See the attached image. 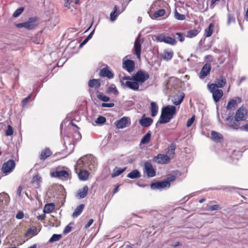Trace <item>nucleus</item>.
<instances>
[{"instance_id": "f03ea898", "label": "nucleus", "mask_w": 248, "mask_h": 248, "mask_svg": "<svg viewBox=\"0 0 248 248\" xmlns=\"http://www.w3.org/2000/svg\"><path fill=\"white\" fill-rule=\"evenodd\" d=\"M176 108L174 106L168 105L162 108L160 118L156 124H161L169 123L176 114Z\"/></svg>"}, {"instance_id": "a878e982", "label": "nucleus", "mask_w": 248, "mask_h": 248, "mask_svg": "<svg viewBox=\"0 0 248 248\" xmlns=\"http://www.w3.org/2000/svg\"><path fill=\"white\" fill-rule=\"evenodd\" d=\"M52 153L49 148H46L42 151L40 154V158L42 160H45L48 157H49Z\"/></svg>"}, {"instance_id": "0e129e2a", "label": "nucleus", "mask_w": 248, "mask_h": 248, "mask_svg": "<svg viewBox=\"0 0 248 248\" xmlns=\"http://www.w3.org/2000/svg\"><path fill=\"white\" fill-rule=\"evenodd\" d=\"M94 32V29L88 35V36L86 38V39L89 41L93 37V34Z\"/></svg>"}, {"instance_id": "c9c22d12", "label": "nucleus", "mask_w": 248, "mask_h": 248, "mask_svg": "<svg viewBox=\"0 0 248 248\" xmlns=\"http://www.w3.org/2000/svg\"><path fill=\"white\" fill-rule=\"evenodd\" d=\"M42 181V178L38 175L36 174L32 178V183L36 186H39L40 183Z\"/></svg>"}, {"instance_id": "b1692460", "label": "nucleus", "mask_w": 248, "mask_h": 248, "mask_svg": "<svg viewBox=\"0 0 248 248\" xmlns=\"http://www.w3.org/2000/svg\"><path fill=\"white\" fill-rule=\"evenodd\" d=\"M158 107L157 104L155 102H152L151 103L150 111L151 115L152 117H155L158 112Z\"/></svg>"}, {"instance_id": "aec40b11", "label": "nucleus", "mask_w": 248, "mask_h": 248, "mask_svg": "<svg viewBox=\"0 0 248 248\" xmlns=\"http://www.w3.org/2000/svg\"><path fill=\"white\" fill-rule=\"evenodd\" d=\"M161 56L163 60L168 61L172 59L173 56V52L171 50H168L165 49L162 53Z\"/></svg>"}, {"instance_id": "de8ad7c7", "label": "nucleus", "mask_w": 248, "mask_h": 248, "mask_svg": "<svg viewBox=\"0 0 248 248\" xmlns=\"http://www.w3.org/2000/svg\"><path fill=\"white\" fill-rule=\"evenodd\" d=\"M106 119L105 117L99 116L95 121L97 124H102L106 122Z\"/></svg>"}, {"instance_id": "473e14b6", "label": "nucleus", "mask_w": 248, "mask_h": 248, "mask_svg": "<svg viewBox=\"0 0 248 248\" xmlns=\"http://www.w3.org/2000/svg\"><path fill=\"white\" fill-rule=\"evenodd\" d=\"M151 138V132L148 131L141 139L140 143L143 144H145L148 143Z\"/></svg>"}, {"instance_id": "052dcab7", "label": "nucleus", "mask_w": 248, "mask_h": 248, "mask_svg": "<svg viewBox=\"0 0 248 248\" xmlns=\"http://www.w3.org/2000/svg\"><path fill=\"white\" fill-rule=\"evenodd\" d=\"M73 0H65L64 6L67 9L70 8V4L72 2Z\"/></svg>"}, {"instance_id": "a18cd8bd", "label": "nucleus", "mask_w": 248, "mask_h": 248, "mask_svg": "<svg viewBox=\"0 0 248 248\" xmlns=\"http://www.w3.org/2000/svg\"><path fill=\"white\" fill-rule=\"evenodd\" d=\"M24 8L23 7H20L17 9L13 14V16L14 17H17L21 14L23 12Z\"/></svg>"}, {"instance_id": "423d86ee", "label": "nucleus", "mask_w": 248, "mask_h": 248, "mask_svg": "<svg viewBox=\"0 0 248 248\" xmlns=\"http://www.w3.org/2000/svg\"><path fill=\"white\" fill-rule=\"evenodd\" d=\"M173 177H169L167 179L163 181H157L155 183H152L151 184V188L152 189H162L166 188H169L170 186V182L173 180Z\"/></svg>"}, {"instance_id": "a211bd4d", "label": "nucleus", "mask_w": 248, "mask_h": 248, "mask_svg": "<svg viewBox=\"0 0 248 248\" xmlns=\"http://www.w3.org/2000/svg\"><path fill=\"white\" fill-rule=\"evenodd\" d=\"M153 122V120L149 117H145L144 115L139 120V124L143 127H147L150 126Z\"/></svg>"}, {"instance_id": "ddd939ff", "label": "nucleus", "mask_w": 248, "mask_h": 248, "mask_svg": "<svg viewBox=\"0 0 248 248\" xmlns=\"http://www.w3.org/2000/svg\"><path fill=\"white\" fill-rule=\"evenodd\" d=\"M131 124L130 119L127 117H123L115 123L116 127L119 129L128 126Z\"/></svg>"}, {"instance_id": "864d4df0", "label": "nucleus", "mask_w": 248, "mask_h": 248, "mask_svg": "<svg viewBox=\"0 0 248 248\" xmlns=\"http://www.w3.org/2000/svg\"><path fill=\"white\" fill-rule=\"evenodd\" d=\"M31 94H30L27 97L23 99L22 101V107H24L28 103L29 99L31 98Z\"/></svg>"}, {"instance_id": "e433bc0d", "label": "nucleus", "mask_w": 248, "mask_h": 248, "mask_svg": "<svg viewBox=\"0 0 248 248\" xmlns=\"http://www.w3.org/2000/svg\"><path fill=\"white\" fill-rule=\"evenodd\" d=\"M213 28L214 25L213 24L211 23L209 25L208 27L205 29L204 35L206 37H209L211 36L213 32Z\"/></svg>"}, {"instance_id": "603ef678", "label": "nucleus", "mask_w": 248, "mask_h": 248, "mask_svg": "<svg viewBox=\"0 0 248 248\" xmlns=\"http://www.w3.org/2000/svg\"><path fill=\"white\" fill-rule=\"evenodd\" d=\"M226 59V57L223 54H221L218 57L217 60L219 64H222L225 62Z\"/></svg>"}, {"instance_id": "bf43d9fd", "label": "nucleus", "mask_w": 248, "mask_h": 248, "mask_svg": "<svg viewBox=\"0 0 248 248\" xmlns=\"http://www.w3.org/2000/svg\"><path fill=\"white\" fill-rule=\"evenodd\" d=\"M209 209L210 211H215V210H217L219 209V206L218 205L216 204L213 205L212 206H210L209 208Z\"/></svg>"}, {"instance_id": "9b49d317", "label": "nucleus", "mask_w": 248, "mask_h": 248, "mask_svg": "<svg viewBox=\"0 0 248 248\" xmlns=\"http://www.w3.org/2000/svg\"><path fill=\"white\" fill-rule=\"evenodd\" d=\"M170 157L165 154H158L154 156L153 158L154 162L160 164H168L170 162Z\"/></svg>"}, {"instance_id": "393cba45", "label": "nucleus", "mask_w": 248, "mask_h": 248, "mask_svg": "<svg viewBox=\"0 0 248 248\" xmlns=\"http://www.w3.org/2000/svg\"><path fill=\"white\" fill-rule=\"evenodd\" d=\"M55 209V204L54 203L51 202L46 204L43 210L45 214H49L53 212Z\"/></svg>"}, {"instance_id": "4d7b16f0", "label": "nucleus", "mask_w": 248, "mask_h": 248, "mask_svg": "<svg viewBox=\"0 0 248 248\" xmlns=\"http://www.w3.org/2000/svg\"><path fill=\"white\" fill-rule=\"evenodd\" d=\"M72 230V227L70 225H67L64 228L63 232L64 234H67Z\"/></svg>"}, {"instance_id": "37998d69", "label": "nucleus", "mask_w": 248, "mask_h": 248, "mask_svg": "<svg viewBox=\"0 0 248 248\" xmlns=\"http://www.w3.org/2000/svg\"><path fill=\"white\" fill-rule=\"evenodd\" d=\"M117 10V7L116 6H115L114 8V11L110 13V20L112 21H114L116 20V17L118 16V14L116 13V11Z\"/></svg>"}, {"instance_id": "4468645a", "label": "nucleus", "mask_w": 248, "mask_h": 248, "mask_svg": "<svg viewBox=\"0 0 248 248\" xmlns=\"http://www.w3.org/2000/svg\"><path fill=\"white\" fill-rule=\"evenodd\" d=\"M247 111L246 109L242 106L238 109L235 115V118L237 121H243L246 119Z\"/></svg>"}, {"instance_id": "cd10ccee", "label": "nucleus", "mask_w": 248, "mask_h": 248, "mask_svg": "<svg viewBox=\"0 0 248 248\" xmlns=\"http://www.w3.org/2000/svg\"><path fill=\"white\" fill-rule=\"evenodd\" d=\"M84 207V204H81L77 207L72 215L74 218L78 217L82 212Z\"/></svg>"}, {"instance_id": "338daca9", "label": "nucleus", "mask_w": 248, "mask_h": 248, "mask_svg": "<svg viewBox=\"0 0 248 248\" xmlns=\"http://www.w3.org/2000/svg\"><path fill=\"white\" fill-rule=\"evenodd\" d=\"M94 32V29L88 35V36L86 38V39L89 41L93 37V34Z\"/></svg>"}, {"instance_id": "69168bd1", "label": "nucleus", "mask_w": 248, "mask_h": 248, "mask_svg": "<svg viewBox=\"0 0 248 248\" xmlns=\"http://www.w3.org/2000/svg\"><path fill=\"white\" fill-rule=\"evenodd\" d=\"M94 32V29L88 35V36L86 38V39L89 41L93 37V34Z\"/></svg>"}, {"instance_id": "0eeeda50", "label": "nucleus", "mask_w": 248, "mask_h": 248, "mask_svg": "<svg viewBox=\"0 0 248 248\" xmlns=\"http://www.w3.org/2000/svg\"><path fill=\"white\" fill-rule=\"evenodd\" d=\"M127 56L123 59V68L127 72L130 73L132 72L135 67V63L134 61L127 59Z\"/></svg>"}, {"instance_id": "680f3d73", "label": "nucleus", "mask_w": 248, "mask_h": 248, "mask_svg": "<svg viewBox=\"0 0 248 248\" xmlns=\"http://www.w3.org/2000/svg\"><path fill=\"white\" fill-rule=\"evenodd\" d=\"M22 190V186H19L18 187V188H17V191H16V195H17L19 197H20L21 194Z\"/></svg>"}, {"instance_id": "f3484780", "label": "nucleus", "mask_w": 248, "mask_h": 248, "mask_svg": "<svg viewBox=\"0 0 248 248\" xmlns=\"http://www.w3.org/2000/svg\"><path fill=\"white\" fill-rule=\"evenodd\" d=\"M100 75L102 77H107L109 79L112 78L114 77L113 73L108 66L100 70Z\"/></svg>"}, {"instance_id": "c756f323", "label": "nucleus", "mask_w": 248, "mask_h": 248, "mask_svg": "<svg viewBox=\"0 0 248 248\" xmlns=\"http://www.w3.org/2000/svg\"><path fill=\"white\" fill-rule=\"evenodd\" d=\"M127 81H133V76H124L122 77L120 79V83L121 86L123 88L127 87L125 85V83Z\"/></svg>"}, {"instance_id": "f257e3e1", "label": "nucleus", "mask_w": 248, "mask_h": 248, "mask_svg": "<svg viewBox=\"0 0 248 248\" xmlns=\"http://www.w3.org/2000/svg\"><path fill=\"white\" fill-rule=\"evenodd\" d=\"M149 77L148 72L140 70L133 75V81H127L125 85L128 89L133 91H138L139 90V84H143L149 78Z\"/></svg>"}, {"instance_id": "1a4fd4ad", "label": "nucleus", "mask_w": 248, "mask_h": 248, "mask_svg": "<svg viewBox=\"0 0 248 248\" xmlns=\"http://www.w3.org/2000/svg\"><path fill=\"white\" fill-rule=\"evenodd\" d=\"M156 40L157 42H164L172 46L176 44V41L175 39L166 36L163 33L159 34L156 37Z\"/></svg>"}, {"instance_id": "bb28decb", "label": "nucleus", "mask_w": 248, "mask_h": 248, "mask_svg": "<svg viewBox=\"0 0 248 248\" xmlns=\"http://www.w3.org/2000/svg\"><path fill=\"white\" fill-rule=\"evenodd\" d=\"M141 176L140 172L138 170H134L130 172L127 175V177L131 179H136L140 178Z\"/></svg>"}, {"instance_id": "79ce46f5", "label": "nucleus", "mask_w": 248, "mask_h": 248, "mask_svg": "<svg viewBox=\"0 0 248 248\" xmlns=\"http://www.w3.org/2000/svg\"><path fill=\"white\" fill-rule=\"evenodd\" d=\"M176 39H177L180 42H183L185 38V35L182 32H176L173 36Z\"/></svg>"}, {"instance_id": "c03bdc74", "label": "nucleus", "mask_w": 248, "mask_h": 248, "mask_svg": "<svg viewBox=\"0 0 248 248\" xmlns=\"http://www.w3.org/2000/svg\"><path fill=\"white\" fill-rule=\"evenodd\" d=\"M176 146L175 143H172L170 145V147L169 148V150L168 151V154H169L170 155H173L175 153V150Z\"/></svg>"}, {"instance_id": "09e8293b", "label": "nucleus", "mask_w": 248, "mask_h": 248, "mask_svg": "<svg viewBox=\"0 0 248 248\" xmlns=\"http://www.w3.org/2000/svg\"><path fill=\"white\" fill-rule=\"evenodd\" d=\"M235 21V17L230 14H228L227 24L230 25L231 23H234Z\"/></svg>"}, {"instance_id": "49530a36", "label": "nucleus", "mask_w": 248, "mask_h": 248, "mask_svg": "<svg viewBox=\"0 0 248 248\" xmlns=\"http://www.w3.org/2000/svg\"><path fill=\"white\" fill-rule=\"evenodd\" d=\"M165 11L164 9H162L158 10L154 13V16L155 18L162 16L165 14Z\"/></svg>"}, {"instance_id": "774afa93", "label": "nucleus", "mask_w": 248, "mask_h": 248, "mask_svg": "<svg viewBox=\"0 0 248 248\" xmlns=\"http://www.w3.org/2000/svg\"><path fill=\"white\" fill-rule=\"evenodd\" d=\"M94 32V29L88 35V36L86 38V39L89 41L93 37V34Z\"/></svg>"}, {"instance_id": "5701e85b", "label": "nucleus", "mask_w": 248, "mask_h": 248, "mask_svg": "<svg viewBox=\"0 0 248 248\" xmlns=\"http://www.w3.org/2000/svg\"><path fill=\"white\" fill-rule=\"evenodd\" d=\"M101 83L99 79H90L88 82V86L90 88H94L95 89H98Z\"/></svg>"}, {"instance_id": "8fccbe9b", "label": "nucleus", "mask_w": 248, "mask_h": 248, "mask_svg": "<svg viewBox=\"0 0 248 248\" xmlns=\"http://www.w3.org/2000/svg\"><path fill=\"white\" fill-rule=\"evenodd\" d=\"M175 17L176 19L180 20H183L185 19V16L178 13L177 11L175 12Z\"/></svg>"}, {"instance_id": "39448f33", "label": "nucleus", "mask_w": 248, "mask_h": 248, "mask_svg": "<svg viewBox=\"0 0 248 248\" xmlns=\"http://www.w3.org/2000/svg\"><path fill=\"white\" fill-rule=\"evenodd\" d=\"M208 89L212 94L213 100L215 103L218 102L223 96V92L222 90L217 88V86L213 84H208Z\"/></svg>"}, {"instance_id": "f8f14e48", "label": "nucleus", "mask_w": 248, "mask_h": 248, "mask_svg": "<svg viewBox=\"0 0 248 248\" xmlns=\"http://www.w3.org/2000/svg\"><path fill=\"white\" fill-rule=\"evenodd\" d=\"M143 41L140 40L139 37H137L134 43V53L136 55L137 58L138 60H140V54H141V46Z\"/></svg>"}, {"instance_id": "13d9d810", "label": "nucleus", "mask_w": 248, "mask_h": 248, "mask_svg": "<svg viewBox=\"0 0 248 248\" xmlns=\"http://www.w3.org/2000/svg\"><path fill=\"white\" fill-rule=\"evenodd\" d=\"M24 215L22 211H19L16 215V218L18 219H22L24 217Z\"/></svg>"}, {"instance_id": "2eb2a0df", "label": "nucleus", "mask_w": 248, "mask_h": 248, "mask_svg": "<svg viewBox=\"0 0 248 248\" xmlns=\"http://www.w3.org/2000/svg\"><path fill=\"white\" fill-rule=\"evenodd\" d=\"M241 101L242 99L240 97H235L228 102L226 108L228 110H234L237 105Z\"/></svg>"}, {"instance_id": "f704fd0d", "label": "nucleus", "mask_w": 248, "mask_h": 248, "mask_svg": "<svg viewBox=\"0 0 248 248\" xmlns=\"http://www.w3.org/2000/svg\"><path fill=\"white\" fill-rule=\"evenodd\" d=\"M184 93H183L177 96V98H174L172 100V103L176 106L180 105L184 99Z\"/></svg>"}, {"instance_id": "58836bf2", "label": "nucleus", "mask_w": 248, "mask_h": 248, "mask_svg": "<svg viewBox=\"0 0 248 248\" xmlns=\"http://www.w3.org/2000/svg\"><path fill=\"white\" fill-rule=\"evenodd\" d=\"M199 32V31L197 29L191 30L187 32L186 36L188 38H193L196 36Z\"/></svg>"}, {"instance_id": "7ed1b4c3", "label": "nucleus", "mask_w": 248, "mask_h": 248, "mask_svg": "<svg viewBox=\"0 0 248 248\" xmlns=\"http://www.w3.org/2000/svg\"><path fill=\"white\" fill-rule=\"evenodd\" d=\"M50 175L51 177L56 178L62 181H67L72 178L71 170L68 168H64L60 166L51 171Z\"/></svg>"}, {"instance_id": "e2e57ef3", "label": "nucleus", "mask_w": 248, "mask_h": 248, "mask_svg": "<svg viewBox=\"0 0 248 248\" xmlns=\"http://www.w3.org/2000/svg\"><path fill=\"white\" fill-rule=\"evenodd\" d=\"M93 219H90L88 222V223L85 225V228L87 229L89 228L93 224Z\"/></svg>"}, {"instance_id": "dca6fc26", "label": "nucleus", "mask_w": 248, "mask_h": 248, "mask_svg": "<svg viewBox=\"0 0 248 248\" xmlns=\"http://www.w3.org/2000/svg\"><path fill=\"white\" fill-rule=\"evenodd\" d=\"M211 69V65L209 63L205 64L202 67L199 74V77L201 79H204L209 74Z\"/></svg>"}, {"instance_id": "5fc2aeb1", "label": "nucleus", "mask_w": 248, "mask_h": 248, "mask_svg": "<svg viewBox=\"0 0 248 248\" xmlns=\"http://www.w3.org/2000/svg\"><path fill=\"white\" fill-rule=\"evenodd\" d=\"M195 116H193L191 118H190L186 123V126L187 127H189L191 126L192 124L193 123L194 120H195Z\"/></svg>"}, {"instance_id": "6e6d98bb", "label": "nucleus", "mask_w": 248, "mask_h": 248, "mask_svg": "<svg viewBox=\"0 0 248 248\" xmlns=\"http://www.w3.org/2000/svg\"><path fill=\"white\" fill-rule=\"evenodd\" d=\"M114 106V104L113 103H103L101 104V107L103 108H112Z\"/></svg>"}, {"instance_id": "4c0bfd02", "label": "nucleus", "mask_w": 248, "mask_h": 248, "mask_svg": "<svg viewBox=\"0 0 248 248\" xmlns=\"http://www.w3.org/2000/svg\"><path fill=\"white\" fill-rule=\"evenodd\" d=\"M97 97L100 100L103 102H108L109 101L110 98L109 97L105 95L103 93L99 92H97Z\"/></svg>"}, {"instance_id": "ea45409f", "label": "nucleus", "mask_w": 248, "mask_h": 248, "mask_svg": "<svg viewBox=\"0 0 248 248\" xmlns=\"http://www.w3.org/2000/svg\"><path fill=\"white\" fill-rule=\"evenodd\" d=\"M62 237V235L61 234H54L51 237L49 240V242L53 243L54 242H56L60 240V239Z\"/></svg>"}, {"instance_id": "412c9836", "label": "nucleus", "mask_w": 248, "mask_h": 248, "mask_svg": "<svg viewBox=\"0 0 248 248\" xmlns=\"http://www.w3.org/2000/svg\"><path fill=\"white\" fill-rule=\"evenodd\" d=\"M227 120L229 121L228 124L230 127L234 129H238L239 128L238 122L239 121H237L235 118L233 119V118L230 117H228Z\"/></svg>"}, {"instance_id": "2f4dec72", "label": "nucleus", "mask_w": 248, "mask_h": 248, "mask_svg": "<svg viewBox=\"0 0 248 248\" xmlns=\"http://www.w3.org/2000/svg\"><path fill=\"white\" fill-rule=\"evenodd\" d=\"M125 168L121 169L120 168L115 167L113 170L112 173L111 174V177L114 178L120 175L125 170Z\"/></svg>"}, {"instance_id": "c85d7f7f", "label": "nucleus", "mask_w": 248, "mask_h": 248, "mask_svg": "<svg viewBox=\"0 0 248 248\" xmlns=\"http://www.w3.org/2000/svg\"><path fill=\"white\" fill-rule=\"evenodd\" d=\"M89 172L85 170H82L78 174V178L80 180L86 181L89 177Z\"/></svg>"}, {"instance_id": "6ab92c4d", "label": "nucleus", "mask_w": 248, "mask_h": 248, "mask_svg": "<svg viewBox=\"0 0 248 248\" xmlns=\"http://www.w3.org/2000/svg\"><path fill=\"white\" fill-rule=\"evenodd\" d=\"M89 187L85 186L82 188L79 189L77 192L76 196L79 199L85 198L88 194Z\"/></svg>"}, {"instance_id": "a19ab883", "label": "nucleus", "mask_w": 248, "mask_h": 248, "mask_svg": "<svg viewBox=\"0 0 248 248\" xmlns=\"http://www.w3.org/2000/svg\"><path fill=\"white\" fill-rule=\"evenodd\" d=\"M108 92L109 93H113L115 95H118L119 94V92L114 84H111L108 88Z\"/></svg>"}, {"instance_id": "3c124183", "label": "nucleus", "mask_w": 248, "mask_h": 248, "mask_svg": "<svg viewBox=\"0 0 248 248\" xmlns=\"http://www.w3.org/2000/svg\"><path fill=\"white\" fill-rule=\"evenodd\" d=\"M14 131L12 127L10 125H8L7 129L5 131L6 136H11L13 134Z\"/></svg>"}, {"instance_id": "72a5a7b5", "label": "nucleus", "mask_w": 248, "mask_h": 248, "mask_svg": "<svg viewBox=\"0 0 248 248\" xmlns=\"http://www.w3.org/2000/svg\"><path fill=\"white\" fill-rule=\"evenodd\" d=\"M211 138L216 142H219L220 140L222 138L221 134L216 131H212L211 134Z\"/></svg>"}, {"instance_id": "9d476101", "label": "nucleus", "mask_w": 248, "mask_h": 248, "mask_svg": "<svg viewBox=\"0 0 248 248\" xmlns=\"http://www.w3.org/2000/svg\"><path fill=\"white\" fill-rule=\"evenodd\" d=\"M143 171L146 173L148 177H154L156 174L155 170L153 168L152 164L148 161L144 163Z\"/></svg>"}, {"instance_id": "6e6552de", "label": "nucleus", "mask_w": 248, "mask_h": 248, "mask_svg": "<svg viewBox=\"0 0 248 248\" xmlns=\"http://www.w3.org/2000/svg\"><path fill=\"white\" fill-rule=\"evenodd\" d=\"M15 166V161L12 159H10L3 164L1 170L3 173L6 175L13 171Z\"/></svg>"}, {"instance_id": "7c9ffc66", "label": "nucleus", "mask_w": 248, "mask_h": 248, "mask_svg": "<svg viewBox=\"0 0 248 248\" xmlns=\"http://www.w3.org/2000/svg\"><path fill=\"white\" fill-rule=\"evenodd\" d=\"M88 159L91 161V164H89V167L90 170H95L97 167L96 159L92 155L88 157Z\"/></svg>"}, {"instance_id": "20e7f679", "label": "nucleus", "mask_w": 248, "mask_h": 248, "mask_svg": "<svg viewBox=\"0 0 248 248\" xmlns=\"http://www.w3.org/2000/svg\"><path fill=\"white\" fill-rule=\"evenodd\" d=\"M38 24V18L36 17H32L30 18L26 22L16 24V26L19 29L24 28L27 30H32L34 29Z\"/></svg>"}, {"instance_id": "4be33fe9", "label": "nucleus", "mask_w": 248, "mask_h": 248, "mask_svg": "<svg viewBox=\"0 0 248 248\" xmlns=\"http://www.w3.org/2000/svg\"><path fill=\"white\" fill-rule=\"evenodd\" d=\"M226 83V79L223 76H220L217 79L215 83H213L217 86V88L223 87Z\"/></svg>"}]
</instances>
